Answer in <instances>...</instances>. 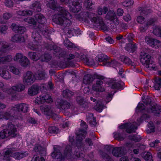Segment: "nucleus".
I'll return each mask as SVG.
<instances>
[{"instance_id":"59","label":"nucleus","mask_w":161,"mask_h":161,"mask_svg":"<svg viewBox=\"0 0 161 161\" xmlns=\"http://www.w3.org/2000/svg\"><path fill=\"white\" fill-rule=\"evenodd\" d=\"M64 44L67 47L72 48L74 46L73 43L70 42L67 38L64 41Z\"/></svg>"},{"instance_id":"21","label":"nucleus","mask_w":161,"mask_h":161,"mask_svg":"<svg viewBox=\"0 0 161 161\" xmlns=\"http://www.w3.org/2000/svg\"><path fill=\"white\" fill-rule=\"evenodd\" d=\"M2 117L3 118L8 119H9L10 117L13 116L16 119H17L16 116L13 108V107H12L10 111L8 112H5L2 114Z\"/></svg>"},{"instance_id":"39","label":"nucleus","mask_w":161,"mask_h":161,"mask_svg":"<svg viewBox=\"0 0 161 161\" xmlns=\"http://www.w3.org/2000/svg\"><path fill=\"white\" fill-rule=\"evenodd\" d=\"M24 21L29 24L34 25V27L35 26H38V25H36V22L33 18L31 17L25 18L24 19Z\"/></svg>"},{"instance_id":"46","label":"nucleus","mask_w":161,"mask_h":161,"mask_svg":"<svg viewBox=\"0 0 161 161\" xmlns=\"http://www.w3.org/2000/svg\"><path fill=\"white\" fill-rule=\"evenodd\" d=\"M12 153V151L10 150H8L5 152L3 155V159L7 161H10V154Z\"/></svg>"},{"instance_id":"9","label":"nucleus","mask_w":161,"mask_h":161,"mask_svg":"<svg viewBox=\"0 0 161 161\" xmlns=\"http://www.w3.org/2000/svg\"><path fill=\"white\" fill-rule=\"evenodd\" d=\"M112 148V153L113 155L116 157H120L125 154L123 148L122 147L112 148V147L110 146H107L108 151H110Z\"/></svg>"},{"instance_id":"15","label":"nucleus","mask_w":161,"mask_h":161,"mask_svg":"<svg viewBox=\"0 0 161 161\" xmlns=\"http://www.w3.org/2000/svg\"><path fill=\"white\" fill-rule=\"evenodd\" d=\"M152 106L149 108L147 109V112L152 113L154 115L158 116L161 113V106L158 105L155 103H153Z\"/></svg>"},{"instance_id":"7","label":"nucleus","mask_w":161,"mask_h":161,"mask_svg":"<svg viewBox=\"0 0 161 161\" xmlns=\"http://www.w3.org/2000/svg\"><path fill=\"white\" fill-rule=\"evenodd\" d=\"M55 105L60 110L66 111L70 108L71 103L66 100L59 98L56 99L55 102Z\"/></svg>"},{"instance_id":"24","label":"nucleus","mask_w":161,"mask_h":161,"mask_svg":"<svg viewBox=\"0 0 161 161\" xmlns=\"http://www.w3.org/2000/svg\"><path fill=\"white\" fill-rule=\"evenodd\" d=\"M35 17L37 22L41 25L44 24L47 22L46 18L41 14H36Z\"/></svg>"},{"instance_id":"55","label":"nucleus","mask_w":161,"mask_h":161,"mask_svg":"<svg viewBox=\"0 0 161 161\" xmlns=\"http://www.w3.org/2000/svg\"><path fill=\"white\" fill-rule=\"evenodd\" d=\"M139 10L141 11V14L142 15H147L152 12V10L150 9L145 8L143 9L142 8Z\"/></svg>"},{"instance_id":"3","label":"nucleus","mask_w":161,"mask_h":161,"mask_svg":"<svg viewBox=\"0 0 161 161\" xmlns=\"http://www.w3.org/2000/svg\"><path fill=\"white\" fill-rule=\"evenodd\" d=\"M54 151L51 153V156L54 158L59 159V160H64L65 158H70L72 152V149L70 145L66 146L64 152L62 154L60 151L55 147H53Z\"/></svg>"},{"instance_id":"60","label":"nucleus","mask_w":161,"mask_h":161,"mask_svg":"<svg viewBox=\"0 0 161 161\" xmlns=\"http://www.w3.org/2000/svg\"><path fill=\"white\" fill-rule=\"evenodd\" d=\"M24 57L23 54L21 53H18L16 54L14 58V61H18L19 62L21 59L23 57Z\"/></svg>"},{"instance_id":"56","label":"nucleus","mask_w":161,"mask_h":161,"mask_svg":"<svg viewBox=\"0 0 161 161\" xmlns=\"http://www.w3.org/2000/svg\"><path fill=\"white\" fill-rule=\"evenodd\" d=\"M153 33L156 36H160L161 35V28L157 27L153 29Z\"/></svg>"},{"instance_id":"2","label":"nucleus","mask_w":161,"mask_h":161,"mask_svg":"<svg viewBox=\"0 0 161 161\" xmlns=\"http://www.w3.org/2000/svg\"><path fill=\"white\" fill-rule=\"evenodd\" d=\"M92 14L88 12H84L82 13V15L83 16V18L86 20H88L90 19L94 24V25L98 29H101L104 31H108L107 27L104 23L102 18L98 16L92 18Z\"/></svg>"},{"instance_id":"32","label":"nucleus","mask_w":161,"mask_h":161,"mask_svg":"<svg viewBox=\"0 0 161 161\" xmlns=\"http://www.w3.org/2000/svg\"><path fill=\"white\" fill-rule=\"evenodd\" d=\"M125 48L127 51H130L132 53L135 51L137 48L135 44H132L131 43H128Z\"/></svg>"},{"instance_id":"11","label":"nucleus","mask_w":161,"mask_h":161,"mask_svg":"<svg viewBox=\"0 0 161 161\" xmlns=\"http://www.w3.org/2000/svg\"><path fill=\"white\" fill-rule=\"evenodd\" d=\"M105 18L112 21L115 25H118L119 24V19L113 11H109L105 16Z\"/></svg>"},{"instance_id":"5","label":"nucleus","mask_w":161,"mask_h":161,"mask_svg":"<svg viewBox=\"0 0 161 161\" xmlns=\"http://www.w3.org/2000/svg\"><path fill=\"white\" fill-rule=\"evenodd\" d=\"M94 80H96V85H93L92 89L97 92H103L105 89L102 85L103 82L104 77L97 75H94Z\"/></svg>"},{"instance_id":"34","label":"nucleus","mask_w":161,"mask_h":161,"mask_svg":"<svg viewBox=\"0 0 161 161\" xmlns=\"http://www.w3.org/2000/svg\"><path fill=\"white\" fill-rule=\"evenodd\" d=\"M142 156L147 161H153L152 156L150 153L143 152L142 154Z\"/></svg>"},{"instance_id":"40","label":"nucleus","mask_w":161,"mask_h":161,"mask_svg":"<svg viewBox=\"0 0 161 161\" xmlns=\"http://www.w3.org/2000/svg\"><path fill=\"white\" fill-rule=\"evenodd\" d=\"M19 62L22 66L24 67H26L29 64L28 58L25 56H24Z\"/></svg>"},{"instance_id":"54","label":"nucleus","mask_w":161,"mask_h":161,"mask_svg":"<svg viewBox=\"0 0 161 161\" xmlns=\"http://www.w3.org/2000/svg\"><path fill=\"white\" fill-rule=\"evenodd\" d=\"M129 138L130 140L134 141L135 142H139L141 140L140 137L137 136H135L134 135L129 136Z\"/></svg>"},{"instance_id":"13","label":"nucleus","mask_w":161,"mask_h":161,"mask_svg":"<svg viewBox=\"0 0 161 161\" xmlns=\"http://www.w3.org/2000/svg\"><path fill=\"white\" fill-rule=\"evenodd\" d=\"M35 101L38 104H40L43 103L45 102L48 103H50L53 102V100L51 98V96L49 94L46 93L44 95L41 96L39 97H37Z\"/></svg>"},{"instance_id":"49","label":"nucleus","mask_w":161,"mask_h":161,"mask_svg":"<svg viewBox=\"0 0 161 161\" xmlns=\"http://www.w3.org/2000/svg\"><path fill=\"white\" fill-rule=\"evenodd\" d=\"M1 76L6 80L9 79L11 77L10 74L9 72L5 69L3 71Z\"/></svg>"},{"instance_id":"42","label":"nucleus","mask_w":161,"mask_h":161,"mask_svg":"<svg viewBox=\"0 0 161 161\" xmlns=\"http://www.w3.org/2000/svg\"><path fill=\"white\" fill-rule=\"evenodd\" d=\"M84 4L87 9L92 10L94 9V7L92 6L93 3L91 0H86Z\"/></svg>"},{"instance_id":"25","label":"nucleus","mask_w":161,"mask_h":161,"mask_svg":"<svg viewBox=\"0 0 161 161\" xmlns=\"http://www.w3.org/2000/svg\"><path fill=\"white\" fill-rule=\"evenodd\" d=\"M34 150L37 153L44 155L46 153V149L40 145H36L34 148Z\"/></svg>"},{"instance_id":"20","label":"nucleus","mask_w":161,"mask_h":161,"mask_svg":"<svg viewBox=\"0 0 161 161\" xmlns=\"http://www.w3.org/2000/svg\"><path fill=\"white\" fill-rule=\"evenodd\" d=\"M40 86L37 85H34L29 88L28 94L31 96L35 95L39 92Z\"/></svg>"},{"instance_id":"44","label":"nucleus","mask_w":161,"mask_h":161,"mask_svg":"<svg viewBox=\"0 0 161 161\" xmlns=\"http://www.w3.org/2000/svg\"><path fill=\"white\" fill-rule=\"evenodd\" d=\"M33 11L31 10H22L19 12V14L22 16L31 15L33 14Z\"/></svg>"},{"instance_id":"4","label":"nucleus","mask_w":161,"mask_h":161,"mask_svg":"<svg viewBox=\"0 0 161 161\" xmlns=\"http://www.w3.org/2000/svg\"><path fill=\"white\" fill-rule=\"evenodd\" d=\"M140 61L146 67L149 68L150 70H154L155 67L152 65L153 61L151 56L147 53L141 52L140 55Z\"/></svg>"},{"instance_id":"62","label":"nucleus","mask_w":161,"mask_h":161,"mask_svg":"<svg viewBox=\"0 0 161 161\" xmlns=\"http://www.w3.org/2000/svg\"><path fill=\"white\" fill-rule=\"evenodd\" d=\"M87 134L86 132L84 130L81 129L76 133V135H80L82 136L83 137H85L86 136Z\"/></svg>"},{"instance_id":"50","label":"nucleus","mask_w":161,"mask_h":161,"mask_svg":"<svg viewBox=\"0 0 161 161\" xmlns=\"http://www.w3.org/2000/svg\"><path fill=\"white\" fill-rule=\"evenodd\" d=\"M143 102L147 106L149 105L150 108L152 106V103H155L152 101L150 97H147V98Z\"/></svg>"},{"instance_id":"27","label":"nucleus","mask_w":161,"mask_h":161,"mask_svg":"<svg viewBox=\"0 0 161 161\" xmlns=\"http://www.w3.org/2000/svg\"><path fill=\"white\" fill-rule=\"evenodd\" d=\"M11 41L14 42H25V39L23 36L16 34L12 37Z\"/></svg>"},{"instance_id":"47","label":"nucleus","mask_w":161,"mask_h":161,"mask_svg":"<svg viewBox=\"0 0 161 161\" xmlns=\"http://www.w3.org/2000/svg\"><path fill=\"white\" fill-rule=\"evenodd\" d=\"M51 58L50 55L48 53H45L42 55L41 58V60L42 61H47L50 60Z\"/></svg>"},{"instance_id":"8","label":"nucleus","mask_w":161,"mask_h":161,"mask_svg":"<svg viewBox=\"0 0 161 161\" xmlns=\"http://www.w3.org/2000/svg\"><path fill=\"white\" fill-rule=\"evenodd\" d=\"M41 109L42 112L45 115L49 116L53 119H55L57 117V115L53 111L51 107L49 106H45L41 107Z\"/></svg>"},{"instance_id":"35","label":"nucleus","mask_w":161,"mask_h":161,"mask_svg":"<svg viewBox=\"0 0 161 161\" xmlns=\"http://www.w3.org/2000/svg\"><path fill=\"white\" fill-rule=\"evenodd\" d=\"M29 57L31 59L37 61L40 58V57L38 56L37 53L32 52H29L28 53Z\"/></svg>"},{"instance_id":"57","label":"nucleus","mask_w":161,"mask_h":161,"mask_svg":"<svg viewBox=\"0 0 161 161\" xmlns=\"http://www.w3.org/2000/svg\"><path fill=\"white\" fill-rule=\"evenodd\" d=\"M150 116L146 113H144L137 120L139 122L141 123L143 120H146L150 118Z\"/></svg>"},{"instance_id":"48","label":"nucleus","mask_w":161,"mask_h":161,"mask_svg":"<svg viewBox=\"0 0 161 161\" xmlns=\"http://www.w3.org/2000/svg\"><path fill=\"white\" fill-rule=\"evenodd\" d=\"M148 125L149 129L147 130V132L148 133H150L152 132H154L155 129L153 122L152 121L149 122L148 124Z\"/></svg>"},{"instance_id":"51","label":"nucleus","mask_w":161,"mask_h":161,"mask_svg":"<svg viewBox=\"0 0 161 161\" xmlns=\"http://www.w3.org/2000/svg\"><path fill=\"white\" fill-rule=\"evenodd\" d=\"M10 136L4 129L0 132V139H3Z\"/></svg>"},{"instance_id":"23","label":"nucleus","mask_w":161,"mask_h":161,"mask_svg":"<svg viewBox=\"0 0 161 161\" xmlns=\"http://www.w3.org/2000/svg\"><path fill=\"white\" fill-rule=\"evenodd\" d=\"M127 129L126 131L128 133L135 132L137 129V126L136 123H127Z\"/></svg>"},{"instance_id":"18","label":"nucleus","mask_w":161,"mask_h":161,"mask_svg":"<svg viewBox=\"0 0 161 161\" xmlns=\"http://www.w3.org/2000/svg\"><path fill=\"white\" fill-rule=\"evenodd\" d=\"M9 136L15 137L16 136L15 132L17 130L15 126L11 123H9L7 129H5Z\"/></svg>"},{"instance_id":"36","label":"nucleus","mask_w":161,"mask_h":161,"mask_svg":"<svg viewBox=\"0 0 161 161\" xmlns=\"http://www.w3.org/2000/svg\"><path fill=\"white\" fill-rule=\"evenodd\" d=\"M109 85L111 88L113 89H119L122 88L120 83L118 82H116L115 81H114L110 83Z\"/></svg>"},{"instance_id":"52","label":"nucleus","mask_w":161,"mask_h":161,"mask_svg":"<svg viewBox=\"0 0 161 161\" xmlns=\"http://www.w3.org/2000/svg\"><path fill=\"white\" fill-rule=\"evenodd\" d=\"M103 105L100 102H97L96 105L94 106V108L97 111L100 112L103 109Z\"/></svg>"},{"instance_id":"63","label":"nucleus","mask_w":161,"mask_h":161,"mask_svg":"<svg viewBox=\"0 0 161 161\" xmlns=\"http://www.w3.org/2000/svg\"><path fill=\"white\" fill-rule=\"evenodd\" d=\"M76 100L77 102L80 105H82L85 102L83 98L80 96H78L76 97Z\"/></svg>"},{"instance_id":"26","label":"nucleus","mask_w":161,"mask_h":161,"mask_svg":"<svg viewBox=\"0 0 161 161\" xmlns=\"http://www.w3.org/2000/svg\"><path fill=\"white\" fill-rule=\"evenodd\" d=\"M12 88L14 91L17 92H21L25 90V85L23 84L19 83L12 86Z\"/></svg>"},{"instance_id":"29","label":"nucleus","mask_w":161,"mask_h":161,"mask_svg":"<svg viewBox=\"0 0 161 161\" xmlns=\"http://www.w3.org/2000/svg\"><path fill=\"white\" fill-rule=\"evenodd\" d=\"M36 30L32 33V37L35 42H40L42 40V37L38 32L39 31L37 30Z\"/></svg>"},{"instance_id":"19","label":"nucleus","mask_w":161,"mask_h":161,"mask_svg":"<svg viewBox=\"0 0 161 161\" xmlns=\"http://www.w3.org/2000/svg\"><path fill=\"white\" fill-rule=\"evenodd\" d=\"M42 4L38 0H35L30 6V8L35 12H39L41 11Z\"/></svg>"},{"instance_id":"10","label":"nucleus","mask_w":161,"mask_h":161,"mask_svg":"<svg viewBox=\"0 0 161 161\" xmlns=\"http://www.w3.org/2000/svg\"><path fill=\"white\" fill-rule=\"evenodd\" d=\"M34 29L35 30H38L39 31L41 32L42 34L47 39H50L51 32L47 28L46 26L38 25V26H34Z\"/></svg>"},{"instance_id":"14","label":"nucleus","mask_w":161,"mask_h":161,"mask_svg":"<svg viewBox=\"0 0 161 161\" xmlns=\"http://www.w3.org/2000/svg\"><path fill=\"white\" fill-rule=\"evenodd\" d=\"M35 79L33 74L31 71H28L24 75L23 82L24 84L31 85Z\"/></svg>"},{"instance_id":"43","label":"nucleus","mask_w":161,"mask_h":161,"mask_svg":"<svg viewBox=\"0 0 161 161\" xmlns=\"http://www.w3.org/2000/svg\"><path fill=\"white\" fill-rule=\"evenodd\" d=\"M99 153L104 159H107L110 161H113L112 159L109 155L103 152L102 150H100Z\"/></svg>"},{"instance_id":"28","label":"nucleus","mask_w":161,"mask_h":161,"mask_svg":"<svg viewBox=\"0 0 161 161\" xmlns=\"http://www.w3.org/2000/svg\"><path fill=\"white\" fill-rule=\"evenodd\" d=\"M74 93L68 89H66L63 91V95L64 97L69 99H70L74 95Z\"/></svg>"},{"instance_id":"6","label":"nucleus","mask_w":161,"mask_h":161,"mask_svg":"<svg viewBox=\"0 0 161 161\" xmlns=\"http://www.w3.org/2000/svg\"><path fill=\"white\" fill-rule=\"evenodd\" d=\"M14 111L17 119H21L22 115L21 113H26L28 111L29 107L26 103L17 104L13 107Z\"/></svg>"},{"instance_id":"30","label":"nucleus","mask_w":161,"mask_h":161,"mask_svg":"<svg viewBox=\"0 0 161 161\" xmlns=\"http://www.w3.org/2000/svg\"><path fill=\"white\" fill-rule=\"evenodd\" d=\"M86 119L87 121L91 125H95L97 124L96 121V118L93 116L92 114L88 113L87 115Z\"/></svg>"},{"instance_id":"17","label":"nucleus","mask_w":161,"mask_h":161,"mask_svg":"<svg viewBox=\"0 0 161 161\" xmlns=\"http://www.w3.org/2000/svg\"><path fill=\"white\" fill-rule=\"evenodd\" d=\"M50 47V49L54 51L53 53L56 56L59 57H62L66 54L65 52L63 49L56 45H51Z\"/></svg>"},{"instance_id":"33","label":"nucleus","mask_w":161,"mask_h":161,"mask_svg":"<svg viewBox=\"0 0 161 161\" xmlns=\"http://www.w3.org/2000/svg\"><path fill=\"white\" fill-rule=\"evenodd\" d=\"M120 60L124 63L128 65L133 66V63H132L131 60L128 57L125 56H121Z\"/></svg>"},{"instance_id":"12","label":"nucleus","mask_w":161,"mask_h":161,"mask_svg":"<svg viewBox=\"0 0 161 161\" xmlns=\"http://www.w3.org/2000/svg\"><path fill=\"white\" fill-rule=\"evenodd\" d=\"M98 61L99 62H103V65L106 66H113L114 64H116L117 62L115 60L111 61V62L108 60L106 55L103 54L101 55L97 58ZM102 65V64H101Z\"/></svg>"},{"instance_id":"38","label":"nucleus","mask_w":161,"mask_h":161,"mask_svg":"<svg viewBox=\"0 0 161 161\" xmlns=\"http://www.w3.org/2000/svg\"><path fill=\"white\" fill-rule=\"evenodd\" d=\"M70 25L67 26H64L65 28L63 29L64 33L69 37H70L71 36H73V34L72 30L70 28L67 27L69 26Z\"/></svg>"},{"instance_id":"58","label":"nucleus","mask_w":161,"mask_h":161,"mask_svg":"<svg viewBox=\"0 0 161 161\" xmlns=\"http://www.w3.org/2000/svg\"><path fill=\"white\" fill-rule=\"evenodd\" d=\"M48 130L50 133L57 134L58 132V129L55 126L50 127Z\"/></svg>"},{"instance_id":"1","label":"nucleus","mask_w":161,"mask_h":161,"mask_svg":"<svg viewBox=\"0 0 161 161\" xmlns=\"http://www.w3.org/2000/svg\"><path fill=\"white\" fill-rule=\"evenodd\" d=\"M47 6L49 8L58 11V14H55L52 19L53 22L64 26H69L71 24V21L68 19L69 13L63 7L58 6L57 0H46Z\"/></svg>"},{"instance_id":"45","label":"nucleus","mask_w":161,"mask_h":161,"mask_svg":"<svg viewBox=\"0 0 161 161\" xmlns=\"http://www.w3.org/2000/svg\"><path fill=\"white\" fill-rule=\"evenodd\" d=\"M80 135H76V139L77 141L76 145L78 147H80L82 145V141L84 138Z\"/></svg>"},{"instance_id":"16","label":"nucleus","mask_w":161,"mask_h":161,"mask_svg":"<svg viewBox=\"0 0 161 161\" xmlns=\"http://www.w3.org/2000/svg\"><path fill=\"white\" fill-rule=\"evenodd\" d=\"M72 6L70 8L71 11L74 13H77L80 10L81 6L80 3L82 2L81 0H71Z\"/></svg>"},{"instance_id":"53","label":"nucleus","mask_w":161,"mask_h":161,"mask_svg":"<svg viewBox=\"0 0 161 161\" xmlns=\"http://www.w3.org/2000/svg\"><path fill=\"white\" fill-rule=\"evenodd\" d=\"M45 73L41 71H38L37 73V77L39 80L44 79L45 77Z\"/></svg>"},{"instance_id":"64","label":"nucleus","mask_w":161,"mask_h":161,"mask_svg":"<svg viewBox=\"0 0 161 161\" xmlns=\"http://www.w3.org/2000/svg\"><path fill=\"white\" fill-rule=\"evenodd\" d=\"M9 69L10 71L15 75H18L19 73V69L14 66H11Z\"/></svg>"},{"instance_id":"61","label":"nucleus","mask_w":161,"mask_h":161,"mask_svg":"<svg viewBox=\"0 0 161 161\" xmlns=\"http://www.w3.org/2000/svg\"><path fill=\"white\" fill-rule=\"evenodd\" d=\"M4 3L7 7L11 8L13 7L14 3L12 0H5Z\"/></svg>"},{"instance_id":"37","label":"nucleus","mask_w":161,"mask_h":161,"mask_svg":"<svg viewBox=\"0 0 161 161\" xmlns=\"http://www.w3.org/2000/svg\"><path fill=\"white\" fill-rule=\"evenodd\" d=\"M12 59L11 56L10 55L7 56L5 57H0V64H3L7 62L11 61Z\"/></svg>"},{"instance_id":"31","label":"nucleus","mask_w":161,"mask_h":161,"mask_svg":"<svg viewBox=\"0 0 161 161\" xmlns=\"http://www.w3.org/2000/svg\"><path fill=\"white\" fill-rule=\"evenodd\" d=\"M94 79V75H87L84 77L83 81L85 84H87L92 82Z\"/></svg>"},{"instance_id":"22","label":"nucleus","mask_w":161,"mask_h":161,"mask_svg":"<svg viewBox=\"0 0 161 161\" xmlns=\"http://www.w3.org/2000/svg\"><path fill=\"white\" fill-rule=\"evenodd\" d=\"M145 40L146 42L152 47H154L155 45H157V43H161L160 42L159 40L152 38L149 36H146Z\"/></svg>"},{"instance_id":"41","label":"nucleus","mask_w":161,"mask_h":161,"mask_svg":"<svg viewBox=\"0 0 161 161\" xmlns=\"http://www.w3.org/2000/svg\"><path fill=\"white\" fill-rule=\"evenodd\" d=\"M9 46L2 42H0V52L5 53L8 50Z\"/></svg>"}]
</instances>
